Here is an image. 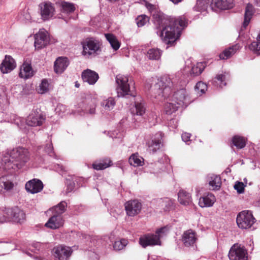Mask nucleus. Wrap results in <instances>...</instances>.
I'll return each mask as SVG.
<instances>
[{
	"mask_svg": "<svg viewBox=\"0 0 260 260\" xmlns=\"http://www.w3.org/2000/svg\"><path fill=\"white\" fill-rule=\"evenodd\" d=\"M41 19L46 21L51 18L54 15L55 9L54 4L49 1L44 2L39 5Z\"/></svg>",
	"mask_w": 260,
	"mask_h": 260,
	"instance_id": "obj_9",
	"label": "nucleus"
},
{
	"mask_svg": "<svg viewBox=\"0 0 260 260\" xmlns=\"http://www.w3.org/2000/svg\"><path fill=\"white\" fill-rule=\"evenodd\" d=\"M89 113H90L91 114H94L95 113V106L94 105L92 106V107L90 108V109L89 110Z\"/></svg>",
	"mask_w": 260,
	"mask_h": 260,
	"instance_id": "obj_54",
	"label": "nucleus"
},
{
	"mask_svg": "<svg viewBox=\"0 0 260 260\" xmlns=\"http://www.w3.org/2000/svg\"><path fill=\"white\" fill-rule=\"evenodd\" d=\"M75 10L74 4L66 2H63L61 4V12L66 14H70Z\"/></svg>",
	"mask_w": 260,
	"mask_h": 260,
	"instance_id": "obj_37",
	"label": "nucleus"
},
{
	"mask_svg": "<svg viewBox=\"0 0 260 260\" xmlns=\"http://www.w3.org/2000/svg\"><path fill=\"white\" fill-rule=\"evenodd\" d=\"M147 145L150 151L155 152L160 148L161 141L159 139H154L149 141Z\"/></svg>",
	"mask_w": 260,
	"mask_h": 260,
	"instance_id": "obj_35",
	"label": "nucleus"
},
{
	"mask_svg": "<svg viewBox=\"0 0 260 260\" xmlns=\"http://www.w3.org/2000/svg\"><path fill=\"white\" fill-rule=\"evenodd\" d=\"M240 46L236 44L225 49L221 53L219 54V57L221 59H226L233 55H234L239 49Z\"/></svg>",
	"mask_w": 260,
	"mask_h": 260,
	"instance_id": "obj_25",
	"label": "nucleus"
},
{
	"mask_svg": "<svg viewBox=\"0 0 260 260\" xmlns=\"http://www.w3.org/2000/svg\"><path fill=\"white\" fill-rule=\"evenodd\" d=\"M178 107L172 101L171 102H168L165 105L164 111L166 114L171 115L177 110Z\"/></svg>",
	"mask_w": 260,
	"mask_h": 260,
	"instance_id": "obj_40",
	"label": "nucleus"
},
{
	"mask_svg": "<svg viewBox=\"0 0 260 260\" xmlns=\"http://www.w3.org/2000/svg\"><path fill=\"white\" fill-rule=\"evenodd\" d=\"M16 67L14 59L9 55H6L0 67L1 72L8 73L12 71Z\"/></svg>",
	"mask_w": 260,
	"mask_h": 260,
	"instance_id": "obj_21",
	"label": "nucleus"
},
{
	"mask_svg": "<svg viewBox=\"0 0 260 260\" xmlns=\"http://www.w3.org/2000/svg\"><path fill=\"white\" fill-rule=\"evenodd\" d=\"M63 224V220L62 216L54 214L49 219L45 225L51 229H57L62 226Z\"/></svg>",
	"mask_w": 260,
	"mask_h": 260,
	"instance_id": "obj_19",
	"label": "nucleus"
},
{
	"mask_svg": "<svg viewBox=\"0 0 260 260\" xmlns=\"http://www.w3.org/2000/svg\"><path fill=\"white\" fill-rule=\"evenodd\" d=\"M234 188L236 189L238 193H242L244 191V185L242 182H237L235 185Z\"/></svg>",
	"mask_w": 260,
	"mask_h": 260,
	"instance_id": "obj_50",
	"label": "nucleus"
},
{
	"mask_svg": "<svg viewBox=\"0 0 260 260\" xmlns=\"http://www.w3.org/2000/svg\"><path fill=\"white\" fill-rule=\"evenodd\" d=\"M13 183L8 180L6 177L0 178V193H4L13 188Z\"/></svg>",
	"mask_w": 260,
	"mask_h": 260,
	"instance_id": "obj_29",
	"label": "nucleus"
},
{
	"mask_svg": "<svg viewBox=\"0 0 260 260\" xmlns=\"http://www.w3.org/2000/svg\"><path fill=\"white\" fill-rule=\"evenodd\" d=\"M135 109L136 114L138 115H142L145 112V108L142 103H136Z\"/></svg>",
	"mask_w": 260,
	"mask_h": 260,
	"instance_id": "obj_49",
	"label": "nucleus"
},
{
	"mask_svg": "<svg viewBox=\"0 0 260 260\" xmlns=\"http://www.w3.org/2000/svg\"><path fill=\"white\" fill-rule=\"evenodd\" d=\"M128 162L131 166L134 167L142 166L144 165V159L139 155L138 153L131 155L128 159Z\"/></svg>",
	"mask_w": 260,
	"mask_h": 260,
	"instance_id": "obj_31",
	"label": "nucleus"
},
{
	"mask_svg": "<svg viewBox=\"0 0 260 260\" xmlns=\"http://www.w3.org/2000/svg\"><path fill=\"white\" fill-rule=\"evenodd\" d=\"M206 67L205 62H198L196 66L192 67L191 73L195 76L200 75Z\"/></svg>",
	"mask_w": 260,
	"mask_h": 260,
	"instance_id": "obj_41",
	"label": "nucleus"
},
{
	"mask_svg": "<svg viewBox=\"0 0 260 260\" xmlns=\"http://www.w3.org/2000/svg\"><path fill=\"white\" fill-rule=\"evenodd\" d=\"M179 203L184 205H189L191 203V198L189 193L181 189L178 193Z\"/></svg>",
	"mask_w": 260,
	"mask_h": 260,
	"instance_id": "obj_28",
	"label": "nucleus"
},
{
	"mask_svg": "<svg viewBox=\"0 0 260 260\" xmlns=\"http://www.w3.org/2000/svg\"><path fill=\"white\" fill-rule=\"evenodd\" d=\"M112 161L109 158H105L98 163L92 164V167L96 170L105 169L111 165Z\"/></svg>",
	"mask_w": 260,
	"mask_h": 260,
	"instance_id": "obj_34",
	"label": "nucleus"
},
{
	"mask_svg": "<svg viewBox=\"0 0 260 260\" xmlns=\"http://www.w3.org/2000/svg\"><path fill=\"white\" fill-rule=\"evenodd\" d=\"M162 30L160 37L164 43L172 45L178 39L182 29L187 26V20L183 16L160 19Z\"/></svg>",
	"mask_w": 260,
	"mask_h": 260,
	"instance_id": "obj_1",
	"label": "nucleus"
},
{
	"mask_svg": "<svg viewBox=\"0 0 260 260\" xmlns=\"http://www.w3.org/2000/svg\"><path fill=\"white\" fill-rule=\"evenodd\" d=\"M246 141L245 138L238 135L234 136L232 139L233 144L239 149H242L246 146Z\"/></svg>",
	"mask_w": 260,
	"mask_h": 260,
	"instance_id": "obj_30",
	"label": "nucleus"
},
{
	"mask_svg": "<svg viewBox=\"0 0 260 260\" xmlns=\"http://www.w3.org/2000/svg\"><path fill=\"white\" fill-rule=\"evenodd\" d=\"M172 82L168 76H164L158 79L153 89L154 96L158 101H161L169 97L171 94Z\"/></svg>",
	"mask_w": 260,
	"mask_h": 260,
	"instance_id": "obj_3",
	"label": "nucleus"
},
{
	"mask_svg": "<svg viewBox=\"0 0 260 260\" xmlns=\"http://www.w3.org/2000/svg\"><path fill=\"white\" fill-rule=\"evenodd\" d=\"M254 54L260 55V33L257 37V41H253L248 46Z\"/></svg>",
	"mask_w": 260,
	"mask_h": 260,
	"instance_id": "obj_38",
	"label": "nucleus"
},
{
	"mask_svg": "<svg viewBox=\"0 0 260 260\" xmlns=\"http://www.w3.org/2000/svg\"><path fill=\"white\" fill-rule=\"evenodd\" d=\"M67 207V203L64 201L61 202L57 205L53 207L51 210L55 215H60L64 213Z\"/></svg>",
	"mask_w": 260,
	"mask_h": 260,
	"instance_id": "obj_39",
	"label": "nucleus"
},
{
	"mask_svg": "<svg viewBox=\"0 0 260 260\" xmlns=\"http://www.w3.org/2000/svg\"><path fill=\"white\" fill-rule=\"evenodd\" d=\"M226 77L225 74H220L217 75L215 79L218 81L219 86L222 87L223 86L226 85L225 81Z\"/></svg>",
	"mask_w": 260,
	"mask_h": 260,
	"instance_id": "obj_48",
	"label": "nucleus"
},
{
	"mask_svg": "<svg viewBox=\"0 0 260 260\" xmlns=\"http://www.w3.org/2000/svg\"><path fill=\"white\" fill-rule=\"evenodd\" d=\"M181 137L183 141L186 142L189 141L190 138V134L185 133L182 135Z\"/></svg>",
	"mask_w": 260,
	"mask_h": 260,
	"instance_id": "obj_53",
	"label": "nucleus"
},
{
	"mask_svg": "<svg viewBox=\"0 0 260 260\" xmlns=\"http://www.w3.org/2000/svg\"><path fill=\"white\" fill-rule=\"evenodd\" d=\"M116 82L118 85L117 92L119 96H124L126 95L135 96V90L131 89L128 79L127 76L118 75L116 77Z\"/></svg>",
	"mask_w": 260,
	"mask_h": 260,
	"instance_id": "obj_6",
	"label": "nucleus"
},
{
	"mask_svg": "<svg viewBox=\"0 0 260 260\" xmlns=\"http://www.w3.org/2000/svg\"><path fill=\"white\" fill-rule=\"evenodd\" d=\"M35 46L40 49L45 47L49 43V37L46 31H39L35 36Z\"/></svg>",
	"mask_w": 260,
	"mask_h": 260,
	"instance_id": "obj_15",
	"label": "nucleus"
},
{
	"mask_svg": "<svg viewBox=\"0 0 260 260\" xmlns=\"http://www.w3.org/2000/svg\"><path fill=\"white\" fill-rule=\"evenodd\" d=\"M247 250L240 244H235L230 249L228 256L230 260H247Z\"/></svg>",
	"mask_w": 260,
	"mask_h": 260,
	"instance_id": "obj_8",
	"label": "nucleus"
},
{
	"mask_svg": "<svg viewBox=\"0 0 260 260\" xmlns=\"http://www.w3.org/2000/svg\"><path fill=\"white\" fill-rule=\"evenodd\" d=\"M60 169H61V170L63 171V172H67V168L65 167H63V166H60Z\"/></svg>",
	"mask_w": 260,
	"mask_h": 260,
	"instance_id": "obj_56",
	"label": "nucleus"
},
{
	"mask_svg": "<svg viewBox=\"0 0 260 260\" xmlns=\"http://www.w3.org/2000/svg\"><path fill=\"white\" fill-rule=\"evenodd\" d=\"M236 221L238 227L242 229H247L255 222L252 212L249 210H244L240 212L237 215Z\"/></svg>",
	"mask_w": 260,
	"mask_h": 260,
	"instance_id": "obj_7",
	"label": "nucleus"
},
{
	"mask_svg": "<svg viewBox=\"0 0 260 260\" xmlns=\"http://www.w3.org/2000/svg\"><path fill=\"white\" fill-rule=\"evenodd\" d=\"M168 230L166 227L161 228L155 232V234H147L139 238V244L143 248L147 246L160 245V238L166 235Z\"/></svg>",
	"mask_w": 260,
	"mask_h": 260,
	"instance_id": "obj_4",
	"label": "nucleus"
},
{
	"mask_svg": "<svg viewBox=\"0 0 260 260\" xmlns=\"http://www.w3.org/2000/svg\"><path fill=\"white\" fill-rule=\"evenodd\" d=\"M19 77L22 78L27 79L33 76L31 66L27 63H24L20 69Z\"/></svg>",
	"mask_w": 260,
	"mask_h": 260,
	"instance_id": "obj_26",
	"label": "nucleus"
},
{
	"mask_svg": "<svg viewBox=\"0 0 260 260\" xmlns=\"http://www.w3.org/2000/svg\"><path fill=\"white\" fill-rule=\"evenodd\" d=\"M174 4H178L182 1V0H170Z\"/></svg>",
	"mask_w": 260,
	"mask_h": 260,
	"instance_id": "obj_55",
	"label": "nucleus"
},
{
	"mask_svg": "<svg viewBox=\"0 0 260 260\" xmlns=\"http://www.w3.org/2000/svg\"><path fill=\"white\" fill-rule=\"evenodd\" d=\"M76 87H79L78 84H77L76 83Z\"/></svg>",
	"mask_w": 260,
	"mask_h": 260,
	"instance_id": "obj_57",
	"label": "nucleus"
},
{
	"mask_svg": "<svg viewBox=\"0 0 260 260\" xmlns=\"http://www.w3.org/2000/svg\"><path fill=\"white\" fill-rule=\"evenodd\" d=\"M161 52L157 48H151L148 50L147 56L149 59L158 60L161 56Z\"/></svg>",
	"mask_w": 260,
	"mask_h": 260,
	"instance_id": "obj_36",
	"label": "nucleus"
},
{
	"mask_svg": "<svg viewBox=\"0 0 260 260\" xmlns=\"http://www.w3.org/2000/svg\"><path fill=\"white\" fill-rule=\"evenodd\" d=\"M45 120L43 115L37 110L32 111L27 116L26 123L30 126H37L41 125Z\"/></svg>",
	"mask_w": 260,
	"mask_h": 260,
	"instance_id": "obj_13",
	"label": "nucleus"
},
{
	"mask_svg": "<svg viewBox=\"0 0 260 260\" xmlns=\"http://www.w3.org/2000/svg\"><path fill=\"white\" fill-rule=\"evenodd\" d=\"M194 89L197 94H199V95H201L202 94L205 93L206 91L207 90V85L203 82H198L196 84Z\"/></svg>",
	"mask_w": 260,
	"mask_h": 260,
	"instance_id": "obj_45",
	"label": "nucleus"
},
{
	"mask_svg": "<svg viewBox=\"0 0 260 260\" xmlns=\"http://www.w3.org/2000/svg\"><path fill=\"white\" fill-rule=\"evenodd\" d=\"M128 244V241L125 239H121L120 240L116 241L113 244V248L115 250H120L123 249Z\"/></svg>",
	"mask_w": 260,
	"mask_h": 260,
	"instance_id": "obj_44",
	"label": "nucleus"
},
{
	"mask_svg": "<svg viewBox=\"0 0 260 260\" xmlns=\"http://www.w3.org/2000/svg\"><path fill=\"white\" fill-rule=\"evenodd\" d=\"M99 75L95 72L89 69L84 70L82 73V78L84 82L90 85L94 84L99 79Z\"/></svg>",
	"mask_w": 260,
	"mask_h": 260,
	"instance_id": "obj_20",
	"label": "nucleus"
},
{
	"mask_svg": "<svg viewBox=\"0 0 260 260\" xmlns=\"http://www.w3.org/2000/svg\"><path fill=\"white\" fill-rule=\"evenodd\" d=\"M105 36L114 50H117L119 48L120 43L118 41L116 36L112 34H105Z\"/></svg>",
	"mask_w": 260,
	"mask_h": 260,
	"instance_id": "obj_32",
	"label": "nucleus"
},
{
	"mask_svg": "<svg viewBox=\"0 0 260 260\" xmlns=\"http://www.w3.org/2000/svg\"><path fill=\"white\" fill-rule=\"evenodd\" d=\"M188 95L184 89H181L175 92L172 96V101L176 103L177 106H181L187 104Z\"/></svg>",
	"mask_w": 260,
	"mask_h": 260,
	"instance_id": "obj_18",
	"label": "nucleus"
},
{
	"mask_svg": "<svg viewBox=\"0 0 260 260\" xmlns=\"http://www.w3.org/2000/svg\"><path fill=\"white\" fill-rule=\"evenodd\" d=\"M212 10H226L233 7V0H211L210 5Z\"/></svg>",
	"mask_w": 260,
	"mask_h": 260,
	"instance_id": "obj_16",
	"label": "nucleus"
},
{
	"mask_svg": "<svg viewBox=\"0 0 260 260\" xmlns=\"http://www.w3.org/2000/svg\"><path fill=\"white\" fill-rule=\"evenodd\" d=\"M127 215L134 217L139 214L142 210V205L138 200H132L126 202L124 205Z\"/></svg>",
	"mask_w": 260,
	"mask_h": 260,
	"instance_id": "obj_10",
	"label": "nucleus"
},
{
	"mask_svg": "<svg viewBox=\"0 0 260 260\" xmlns=\"http://www.w3.org/2000/svg\"><path fill=\"white\" fill-rule=\"evenodd\" d=\"M181 240L185 247H193L198 240V235L194 231L187 230L183 233Z\"/></svg>",
	"mask_w": 260,
	"mask_h": 260,
	"instance_id": "obj_12",
	"label": "nucleus"
},
{
	"mask_svg": "<svg viewBox=\"0 0 260 260\" xmlns=\"http://www.w3.org/2000/svg\"><path fill=\"white\" fill-rule=\"evenodd\" d=\"M145 6L150 13H152L156 9V7L155 5H152L147 2L145 3Z\"/></svg>",
	"mask_w": 260,
	"mask_h": 260,
	"instance_id": "obj_52",
	"label": "nucleus"
},
{
	"mask_svg": "<svg viewBox=\"0 0 260 260\" xmlns=\"http://www.w3.org/2000/svg\"><path fill=\"white\" fill-rule=\"evenodd\" d=\"M115 105V101L113 98H109L104 100L101 105L105 108L106 110L110 111L113 108Z\"/></svg>",
	"mask_w": 260,
	"mask_h": 260,
	"instance_id": "obj_43",
	"label": "nucleus"
},
{
	"mask_svg": "<svg viewBox=\"0 0 260 260\" xmlns=\"http://www.w3.org/2000/svg\"><path fill=\"white\" fill-rule=\"evenodd\" d=\"M69 61L67 57H59L54 62V70L57 74L62 73L69 65Z\"/></svg>",
	"mask_w": 260,
	"mask_h": 260,
	"instance_id": "obj_22",
	"label": "nucleus"
},
{
	"mask_svg": "<svg viewBox=\"0 0 260 260\" xmlns=\"http://www.w3.org/2000/svg\"><path fill=\"white\" fill-rule=\"evenodd\" d=\"M149 21V17L145 14L139 15L136 19V22L138 27L143 26Z\"/></svg>",
	"mask_w": 260,
	"mask_h": 260,
	"instance_id": "obj_46",
	"label": "nucleus"
},
{
	"mask_svg": "<svg viewBox=\"0 0 260 260\" xmlns=\"http://www.w3.org/2000/svg\"><path fill=\"white\" fill-rule=\"evenodd\" d=\"M29 158V155L27 149L22 147L14 148L11 151L9 156H5L3 158L4 169L8 170L19 169Z\"/></svg>",
	"mask_w": 260,
	"mask_h": 260,
	"instance_id": "obj_2",
	"label": "nucleus"
},
{
	"mask_svg": "<svg viewBox=\"0 0 260 260\" xmlns=\"http://www.w3.org/2000/svg\"><path fill=\"white\" fill-rule=\"evenodd\" d=\"M215 201V196L212 193H208L206 196L200 199L199 204L201 207H211Z\"/></svg>",
	"mask_w": 260,
	"mask_h": 260,
	"instance_id": "obj_24",
	"label": "nucleus"
},
{
	"mask_svg": "<svg viewBox=\"0 0 260 260\" xmlns=\"http://www.w3.org/2000/svg\"><path fill=\"white\" fill-rule=\"evenodd\" d=\"M254 13V8L252 5L248 4L246 7L244 19L243 23V27L246 28L249 24V22Z\"/></svg>",
	"mask_w": 260,
	"mask_h": 260,
	"instance_id": "obj_27",
	"label": "nucleus"
},
{
	"mask_svg": "<svg viewBox=\"0 0 260 260\" xmlns=\"http://www.w3.org/2000/svg\"><path fill=\"white\" fill-rule=\"evenodd\" d=\"M49 90V83L46 79H43L39 86L38 92L43 94L47 92Z\"/></svg>",
	"mask_w": 260,
	"mask_h": 260,
	"instance_id": "obj_47",
	"label": "nucleus"
},
{
	"mask_svg": "<svg viewBox=\"0 0 260 260\" xmlns=\"http://www.w3.org/2000/svg\"><path fill=\"white\" fill-rule=\"evenodd\" d=\"M83 50L82 54L84 55H91L97 54L100 50L99 42L93 38L86 40L83 43Z\"/></svg>",
	"mask_w": 260,
	"mask_h": 260,
	"instance_id": "obj_11",
	"label": "nucleus"
},
{
	"mask_svg": "<svg viewBox=\"0 0 260 260\" xmlns=\"http://www.w3.org/2000/svg\"><path fill=\"white\" fill-rule=\"evenodd\" d=\"M211 179L212 180L210 181L209 184L212 187V189L218 190L221 184L220 177L219 176H215L213 178L212 177Z\"/></svg>",
	"mask_w": 260,
	"mask_h": 260,
	"instance_id": "obj_42",
	"label": "nucleus"
},
{
	"mask_svg": "<svg viewBox=\"0 0 260 260\" xmlns=\"http://www.w3.org/2000/svg\"><path fill=\"white\" fill-rule=\"evenodd\" d=\"M82 178L75 176H69V177L66 179V182L67 185L66 192L70 193L73 191L75 187V182L78 184L79 182L82 181Z\"/></svg>",
	"mask_w": 260,
	"mask_h": 260,
	"instance_id": "obj_23",
	"label": "nucleus"
},
{
	"mask_svg": "<svg viewBox=\"0 0 260 260\" xmlns=\"http://www.w3.org/2000/svg\"><path fill=\"white\" fill-rule=\"evenodd\" d=\"M45 151L50 156H53L54 155L53 148L52 143H49V144H46V145L45 147Z\"/></svg>",
	"mask_w": 260,
	"mask_h": 260,
	"instance_id": "obj_51",
	"label": "nucleus"
},
{
	"mask_svg": "<svg viewBox=\"0 0 260 260\" xmlns=\"http://www.w3.org/2000/svg\"><path fill=\"white\" fill-rule=\"evenodd\" d=\"M53 251L54 257L59 260H68L72 253L70 247L62 245L54 247Z\"/></svg>",
	"mask_w": 260,
	"mask_h": 260,
	"instance_id": "obj_14",
	"label": "nucleus"
},
{
	"mask_svg": "<svg viewBox=\"0 0 260 260\" xmlns=\"http://www.w3.org/2000/svg\"><path fill=\"white\" fill-rule=\"evenodd\" d=\"M211 0H197V3L193 9L198 12H203L207 10L209 5L211 4Z\"/></svg>",
	"mask_w": 260,
	"mask_h": 260,
	"instance_id": "obj_33",
	"label": "nucleus"
},
{
	"mask_svg": "<svg viewBox=\"0 0 260 260\" xmlns=\"http://www.w3.org/2000/svg\"><path fill=\"white\" fill-rule=\"evenodd\" d=\"M25 220V213L18 207L7 208L0 212V223L10 220L17 223H22Z\"/></svg>",
	"mask_w": 260,
	"mask_h": 260,
	"instance_id": "obj_5",
	"label": "nucleus"
},
{
	"mask_svg": "<svg viewBox=\"0 0 260 260\" xmlns=\"http://www.w3.org/2000/svg\"><path fill=\"white\" fill-rule=\"evenodd\" d=\"M43 182L38 179H33L25 184V189L31 193H37L43 190Z\"/></svg>",
	"mask_w": 260,
	"mask_h": 260,
	"instance_id": "obj_17",
	"label": "nucleus"
}]
</instances>
